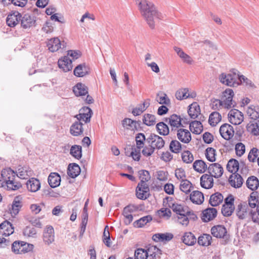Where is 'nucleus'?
I'll return each instance as SVG.
<instances>
[{
  "mask_svg": "<svg viewBox=\"0 0 259 259\" xmlns=\"http://www.w3.org/2000/svg\"><path fill=\"white\" fill-rule=\"evenodd\" d=\"M156 100L160 104L168 105L170 103V101L167 98V95L162 93L157 95Z\"/></svg>",
  "mask_w": 259,
  "mask_h": 259,
  "instance_id": "obj_58",
  "label": "nucleus"
},
{
  "mask_svg": "<svg viewBox=\"0 0 259 259\" xmlns=\"http://www.w3.org/2000/svg\"><path fill=\"white\" fill-rule=\"evenodd\" d=\"M190 198L193 203L200 204L204 201L203 194L199 191H193L190 196Z\"/></svg>",
  "mask_w": 259,
  "mask_h": 259,
  "instance_id": "obj_30",
  "label": "nucleus"
},
{
  "mask_svg": "<svg viewBox=\"0 0 259 259\" xmlns=\"http://www.w3.org/2000/svg\"><path fill=\"white\" fill-rule=\"evenodd\" d=\"M212 235L219 238H225L227 236L226 228L223 225H217L211 228Z\"/></svg>",
  "mask_w": 259,
  "mask_h": 259,
  "instance_id": "obj_13",
  "label": "nucleus"
},
{
  "mask_svg": "<svg viewBox=\"0 0 259 259\" xmlns=\"http://www.w3.org/2000/svg\"><path fill=\"white\" fill-rule=\"evenodd\" d=\"M152 220V218L151 215H148L145 217H143L138 220L135 221L134 223V225L135 227H137L138 228H141L145 225L147 223L151 221Z\"/></svg>",
  "mask_w": 259,
  "mask_h": 259,
  "instance_id": "obj_46",
  "label": "nucleus"
},
{
  "mask_svg": "<svg viewBox=\"0 0 259 259\" xmlns=\"http://www.w3.org/2000/svg\"><path fill=\"white\" fill-rule=\"evenodd\" d=\"M227 168L232 173L237 172L239 169L238 161L235 159H230L228 162Z\"/></svg>",
  "mask_w": 259,
  "mask_h": 259,
  "instance_id": "obj_45",
  "label": "nucleus"
},
{
  "mask_svg": "<svg viewBox=\"0 0 259 259\" xmlns=\"http://www.w3.org/2000/svg\"><path fill=\"white\" fill-rule=\"evenodd\" d=\"M222 119L221 115L218 112H212L209 117L208 122L210 125L215 126Z\"/></svg>",
  "mask_w": 259,
  "mask_h": 259,
  "instance_id": "obj_42",
  "label": "nucleus"
},
{
  "mask_svg": "<svg viewBox=\"0 0 259 259\" xmlns=\"http://www.w3.org/2000/svg\"><path fill=\"white\" fill-rule=\"evenodd\" d=\"M93 114L92 110L88 107H84L82 108L80 111L79 113L76 115L78 121H84L85 123H88L90 121V119Z\"/></svg>",
  "mask_w": 259,
  "mask_h": 259,
  "instance_id": "obj_9",
  "label": "nucleus"
},
{
  "mask_svg": "<svg viewBox=\"0 0 259 259\" xmlns=\"http://www.w3.org/2000/svg\"><path fill=\"white\" fill-rule=\"evenodd\" d=\"M48 181L52 188H56L60 184L61 177L57 172H51L48 177Z\"/></svg>",
  "mask_w": 259,
  "mask_h": 259,
  "instance_id": "obj_24",
  "label": "nucleus"
},
{
  "mask_svg": "<svg viewBox=\"0 0 259 259\" xmlns=\"http://www.w3.org/2000/svg\"><path fill=\"white\" fill-rule=\"evenodd\" d=\"M54 230L53 228L50 226L45 230L43 235V240L47 245H50L54 241Z\"/></svg>",
  "mask_w": 259,
  "mask_h": 259,
  "instance_id": "obj_14",
  "label": "nucleus"
},
{
  "mask_svg": "<svg viewBox=\"0 0 259 259\" xmlns=\"http://www.w3.org/2000/svg\"><path fill=\"white\" fill-rule=\"evenodd\" d=\"M188 89L187 88L180 89L176 93V97L179 100H182L188 98H193L195 96L188 93Z\"/></svg>",
  "mask_w": 259,
  "mask_h": 259,
  "instance_id": "obj_39",
  "label": "nucleus"
},
{
  "mask_svg": "<svg viewBox=\"0 0 259 259\" xmlns=\"http://www.w3.org/2000/svg\"><path fill=\"white\" fill-rule=\"evenodd\" d=\"M20 21L21 26L24 29L35 26V17L28 14H25L23 16H21Z\"/></svg>",
  "mask_w": 259,
  "mask_h": 259,
  "instance_id": "obj_11",
  "label": "nucleus"
},
{
  "mask_svg": "<svg viewBox=\"0 0 259 259\" xmlns=\"http://www.w3.org/2000/svg\"><path fill=\"white\" fill-rule=\"evenodd\" d=\"M23 233L25 236L34 237L36 231L34 228L27 226L24 229Z\"/></svg>",
  "mask_w": 259,
  "mask_h": 259,
  "instance_id": "obj_62",
  "label": "nucleus"
},
{
  "mask_svg": "<svg viewBox=\"0 0 259 259\" xmlns=\"http://www.w3.org/2000/svg\"><path fill=\"white\" fill-rule=\"evenodd\" d=\"M183 161L186 163H190L194 160V157L189 151H185L182 154Z\"/></svg>",
  "mask_w": 259,
  "mask_h": 259,
  "instance_id": "obj_57",
  "label": "nucleus"
},
{
  "mask_svg": "<svg viewBox=\"0 0 259 259\" xmlns=\"http://www.w3.org/2000/svg\"><path fill=\"white\" fill-rule=\"evenodd\" d=\"M21 207V203L19 200L15 199L12 204L11 209L10 210V213L12 216L17 215Z\"/></svg>",
  "mask_w": 259,
  "mask_h": 259,
  "instance_id": "obj_54",
  "label": "nucleus"
},
{
  "mask_svg": "<svg viewBox=\"0 0 259 259\" xmlns=\"http://www.w3.org/2000/svg\"><path fill=\"white\" fill-rule=\"evenodd\" d=\"M73 91L76 96H81L86 95L88 93V88L83 84L78 83L73 87Z\"/></svg>",
  "mask_w": 259,
  "mask_h": 259,
  "instance_id": "obj_36",
  "label": "nucleus"
},
{
  "mask_svg": "<svg viewBox=\"0 0 259 259\" xmlns=\"http://www.w3.org/2000/svg\"><path fill=\"white\" fill-rule=\"evenodd\" d=\"M26 186L28 191L35 192L40 189V183L38 179L31 178L27 182Z\"/></svg>",
  "mask_w": 259,
  "mask_h": 259,
  "instance_id": "obj_23",
  "label": "nucleus"
},
{
  "mask_svg": "<svg viewBox=\"0 0 259 259\" xmlns=\"http://www.w3.org/2000/svg\"><path fill=\"white\" fill-rule=\"evenodd\" d=\"M169 207L172 209V210L179 215H181L182 213H185L187 207H184L181 204L177 203H172V205H169Z\"/></svg>",
  "mask_w": 259,
  "mask_h": 259,
  "instance_id": "obj_53",
  "label": "nucleus"
},
{
  "mask_svg": "<svg viewBox=\"0 0 259 259\" xmlns=\"http://www.w3.org/2000/svg\"><path fill=\"white\" fill-rule=\"evenodd\" d=\"M211 236L209 234H203L198 238V243L202 246H208L211 244Z\"/></svg>",
  "mask_w": 259,
  "mask_h": 259,
  "instance_id": "obj_44",
  "label": "nucleus"
},
{
  "mask_svg": "<svg viewBox=\"0 0 259 259\" xmlns=\"http://www.w3.org/2000/svg\"><path fill=\"white\" fill-rule=\"evenodd\" d=\"M140 149L135 147L132 148V150L128 156H131L134 160L139 161L141 157Z\"/></svg>",
  "mask_w": 259,
  "mask_h": 259,
  "instance_id": "obj_64",
  "label": "nucleus"
},
{
  "mask_svg": "<svg viewBox=\"0 0 259 259\" xmlns=\"http://www.w3.org/2000/svg\"><path fill=\"white\" fill-rule=\"evenodd\" d=\"M229 121L233 124L239 125L243 121V113L238 110L231 109L228 115Z\"/></svg>",
  "mask_w": 259,
  "mask_h": 259,
  "instance_id": "obj_6",
  "label": "nucleus"
},
{
  "mask_svg": "<svg viewBox=\"0 0 259 259\" xmlns=\"http://www.w3.org/2000/svg\"><path fill=\"white\" fill-rule=\"evenodd\" d=\"M224 199V197L220 193L217 192L210 196L209 202L212 206H217L221 204Z\"/></svg>",
  "mask_w": 259,
  "mask_h": 259,
  "instance_id": "obj_32",
  "label": "nucleus"
},
{
  "mask_svg": "<svg viewBox=\"0 0 259 259\" xmlns=\"http://www.w3.org/2000/svg\"><path fill=\"white\" fill-rule=\"evenodd\" d=\"M174 237L172 234L170 233H156L153 235L152 239L155 242H168Z\"/></svg>",
  "mask_w": 259,
  "mask_h": 259,
  "instance_id": "obj_21",
  "label": "nucleus"
},
{
  "mask_svg": "<svg viewBox=\"0 0 259 259\" xmlns=\"http://www.w3.org/2000/svg\"><path fill=\"white\" fill-rule=\"evenodd\" d=\"M190 130L195 134H200L203 130V126L201 122L197 120L192 121L189 125Z\"/></svg>",
  "mask_w": 259,
  "mask_h": 259,
  "instance_id": "obj_37",
  "label": "nucleus"
},
{
  "mask_svg": "<svg viewBox=\"0 0 259 259\" xmlns=\"http://www.w3.org/2000/svg\"><path fill=\"white\" fill-rule=\"evenodd\" d=\"M47 46L48 50L52 52H56L61 48V46H64L58 37L52 38L48 40Z\"/></svg>",
  "mask_w": 259,
  "mask_h": 259,
  "instance_id": "obj_18",
  "label": "nucleus"
},
{
  "mask_svg": "<svg viewBox=\"0 0 259 259\" xmlns=\"http://www.w3.org/2000/svg\"><path fill=\"white\" fill-rule=\"evenodd\" d=\"M230 185L234 188H240L243 184V179L238 174L235 175L234 177L231 176L229 178Z\"/></svg>",
  "mask_w": 259,
  "mask_h": 259,
  "instance_id": "obj_40",
  "label": "nucleus"
},
{
  "mask_svg": "<svg viewBox=\"0 0 259 259\" xmlns=\"http://www.w3.org/2000/svg\"><path fill=\"white\" fill-rule=\"evenodd\" d=\"M17 173V176L21 179H26L33 175L32 170L27 166H19Z\"/></svg>",
  "mask_w": 259,
  "mask_h": 259,
  "instance_id": "obj_20",
  "label": "nucleus"
},
{
  "mask_svg": "<svg viewBox=\"0 0 259 259\" xmlns=\"http://www.w3.org/2000/svg\"><path fill=\"white\" fill-rule=\"evenodd\" d=\"M246 185L247 187L251 190H256L259 186L257 178L254 176L249 177L246 181Z\"/></svg>",
  "mask_w": 259,
  "mask_h": 259,
  "instance_id": "obj_43",
  "label": "nucleus"
},
{
  "mask_svg": "<svg viewBox=\"0 0 259 259\" xmlns=\"http://www.w3.org/2000/svg\"><path fill=\"white\" fill-rule=\"evenodd\" d=\"M175 133L178 139L184 144H188L192 139L191 134L188 130L179 128L176 129Z\"/></svg>",
  "mask_w": 259,
  "mask_h": 259,
  "instance_id": "obj_8",
  "label": "nucleus"
},
{
  "mask_svg": "<svg viewBox=\"0 0 259 259\" xmlns=\"http://www.w3.org/2000/svg\"><path fill=\"white\" fill-rule=\"evenodd\" d=\"M150 105V100H146L144 103L142 104H140L137 106L136 108H134L132 111V113L135 116H138L142 114L144 111L146 110V109Z\"/></svg>",
  "mask_w": 259,
  "mask_h": 259,
  "instance_id": "obj_34",
  "label": "nucleus"
},
{
  "mask_svg": "<svg viewBox=\"0 0 259 259\" xmlns=\"http://www.w3.org/2000/svg\"><path fill=\"white\" fill-rule=\"evenodd\" d=\"M143 122L147 126L154 125L156 122L155 115L150 114H145L143 116Z\"/></svg>",
  "mask_w": 259,
  "mask_h": 259,
  "instance_id": "obj_47",
  "label": "nucleus"
},
{
  "mask_svg": "<svg viewBox=\"0 0 259 259\" xmlns=\"http://www.w3.org/2000/svg\"><path fill=\"white\" fill-rule=\"evenodd\" d=\"M21 18V15L20 13L15 11L8 15L6 20L7 24L10 27H15L20 21Z\"/></svg>",
  "mask_w": 259,
  "mask_h": 259,
  "instance_id": "obj_15",
  "label": "nucleus"
},
{
  "mask_svg": "<svg viewBox=\"0 0 259 259\" xmlns=\"http://www.w3.org/2000/svg\"><path fill=\"white\" fill-rule=\"evenodd\" d=\"M169 149L172 152L178 153L182 149V145L178 141L172 140L169 144Z\"/></svg>",
  "mask_w": 259,
  "mask_h": 259,
  "instance_id": "obj_52",
  "label": "nucleus"
},
{
  "mask_svg": "<svg viewBox=\"0 0 259 259\" xmlns=\"http://www.w3.org/2000/svg\"><path fill=\"white\" fill-rule=\"evenodd\" d=\"M220 133L224 139L229 140L234 136V131L230 124L224 123L220 127Z\"/></svg>",
  "mask_w": 259,
  "mask_h": 259,
  "instance_id": "obj_10",
  "label": "nucleus"
},
{
  "mask_svg": "<svg viewBox=\"0 0 259 259\" xmlns=\"http://www.w3.org/2000/svg\"><path fill=\"white\" fill-rule=\"evenodd\" d=\"M80 172V168L76 163L70 164L67 169L68 175L72 178H75L79 175Z\"/></svg>",
  "mask_w": 259,
  "mask_h": 259,
  "instance_id": "obj_31",
  "label": "nucleus"
},
{
  "mask_svg": "<svg viewBox=\"0 0 259 259\" xmlns=\"http://www.w3.org/2000/svg\"><path fill=\"white\" fill-rule=\"evenodd\" d=\"M184 243L188 246L193 245L196 242V238L191 232H186L182 238Z\"/></svg>",
  "mask_w": 259,
  "mask_h": 259,
  "instance_id": "obj_29",
  "label": "nucleus"
},
{
  "mask_svg": "<svg viewBox=\"0 0 259 259\" xmlns=\"http://www.w3.org/2000/svg\"><path fill=\"white\" fill-rule=\"evenodd\" d=\"M240 76L235 72L228 74L222 73L219 76L220 81L223 84L230 87H236L239 83Z\"/></svg>",
  "mask_w": 259,
  "mask_h": 259,
  "instance_id": "obj_4",
  "label": "nucleus"
},
{
  "mask_svg": "<svg viewBox=\"0 0 259 259\" xmlns=\"http://www.w3.org/2000/svg\"><path fill=\"white\" fill-rule=\"evenodd\" d=\"M146 141L154 149H161L164 147L165 144L164 141L162 137L155 134H151L147 139Z\"/></svg>",
  "mask_w": 259,
  "mask_h": 259,
  "instance_id": "obj_7",
  "label": "nucleus"
},
{
  "mask_svg": "<svg viewBox=\"0 0 259 259\" xmlns=\"http://www.w3.org/2000/svg\"><path fill=\"white\" fill-rule=\"evenodd\" d=\"M236 154L238 156H241L245 151V145L242 143H238L235 145Z\"/></svg>",
  "mask_w": 259,
  "mask_h": 259,
  "instance_id": "obj_63",
  "label": "nucleus"
},
{
  "mask_svg": "<svg viewBox=\"0 0 259 259\" xmlns=\"http://www.w3.org/2000/svg\"><path fill=\"white\" fill-rule=\"evenodd\" d=\"M12 251L16 254L22 253L23 250H24L23 246L22 245V241H15L12 244Z\"/></svg>",
  "mask_w": 259,
  "mask_h": 259,
  "instance_id": "obj_55",
  "label": "nucleus"
},
{
  "mask_svg": "<svg viewBox=\"0 0 259 259\" xmlns=\"http://www.w3.org/2000/svg\"><path fill=\"white\" fill-rule=\"evenodd\" d=\"M208 172L212 177L218 178L221 177L224 172L223 167L219 163H214L209 164L208 167Z\"/></svg>",
  "mask_w": 259,
  "mask_h": 259,
  "instance_id": "obj_12",
  "label": "nucleus"
},
{
  "mask_svg": "<svg viewBox=\"0 0 259 259\" xmlns=\"http://www.w3.org/2000/svg\"><path fill=\"white\" fill-rule=\"evenodd\" d=\"M193 168L197 172L203 173L207 169V165L201 160H196L193 164Z\"/></svg>",
  "mask_w": 259,
  "mask_h": 259,
  "instance_id": "obj_41",
  "label": "nucleus"
},
{
  "mask_svg": "<svg viewBox=\"0 0 259 259\" xmlns=\"http://www.w3.org/2000/svg\"><path fill=\"white\" fill-rule=\"evenodd\" d=\"M72 61L68 56H64L58 60L59 67L62 69L64 72H68L72 69Z\"/></svg>",
  "mask_w": 259,
  "mask_h": 259,
  "instance_id": "obj_16",
  "label": "nucleus"
},
{
  "mask_svg": "<svg viewBox=\"0 0 259 259\" xmlns=\"http://www.w3.org/2000/svg\"><path fill=\"white\" fill-rule=\"evenodd\" d=\"M188 113L191 118L195 119L200 114L199 106L196 103H192L189 106Z\"/></svg>",
  "mask_w": 259,
  "mask_h": 259,
  "instance_id": "obj_33",
  "label": "nucleus"
},
{
  "mask_svg": "<svg viewBox=\"0 0 259 259\" xmlns=\"http://www.w3.org/2000/svg\"><path fill=\"white\" fill-rule=\"evenodd\" d=\"M192 187L191 183L187 180L181 181L180 185V190L186 194L189 193Z\"/></svg>",
  "mask_w": 259,
  "mask_h": 259,
  "instance_id": "obj_49",
  "label": "nucleus"
},
{
  "mask_svg": "<svg viewBox=\"0 0 259 259\" xmlns=\"http://www.w3.org/2000/svg\"><path fill=\"white\" fill-rule=\"evenodd\" d=\"M200 184L201 187L205 189H210L213 185V180L210 175L207 174L203 175L200 178Z\"/></svg>",
  "mask_w": 259,
  "mask_h": 259,
  "instance_id": "obj_25",
  "label": "nucleus"
},
{
  "mask_svg": "<svg viewBox=\"0 0 259 259\" xmlns=\"http://www.w3.org/2000/svg\"><path fill=\"white\" fill-rule=\"evenodd\" d=\"M174 49L178 55L182 59L184 62L189 64H191L192 63L193 60L191 57L186 54L180 48L175 47Z\"/></svg>",
  "mask_w": 259,
  "mask_h": 259,
  "instance_id": "obj_35",
  "label": "nucleus"
},
{
  "mask_svg": "<svg viewBox=\"0 0 259 259\" xmlns=\"http://www.w3.org/2000/svg\"><path fill=\"white\" fill-rule=\"evenodd\" d=\"M90 68L85 64L82 63L78 65L74 69L73 72L77 77H83L90 73Z\"/></svg>",
  "mask_w": 259,
  "mask_h": 259,
  "instance_id": "obj_17",
  "label": "nucleus"
},
{
  "mask_svg": "<svg viewBox=\"0 0 259 259\" xmlns=\"http://www.w3.org/2000/svg\"><path fill=\"white\" fill-rule=\"evenodd\" d=\"M82 148L80 146L74 145L70 149V154L75 158L79 159L82 156L81 154Z\"/></svg>",
  "mask_w": 259,
  "mask_h": 259,
  "instance_id": "obj_50",
  "label": "nucleus"
},
{
  "mask_svg": "<svg viewBox=\"0 0 259 259\" xmlns=\"http://www.w3.org/2000/svg\"><path fill=\"white\" fill-rule=\"evenodd\" d=\"M254 211L250 209L246 202L240 203L236 207V215L239 220H246L247 221L251 220L254 214Z\"/></svg>",
  "mask_w": 259,
  "mask_h": 259,
  "instance_id": "obj_3",
  "label": "nucleus"
},
{
  "mask_svg": "<svg viewBox=\"0 0 259 259\" xmlns=\"http://www.w3.org/2000/svg\"><path fill=\"white\" fill-rule=\"evenodd\" d=\"M246 113L251 119L259 121V106L252 105L248 107Z\"/></svg>",
  "mask_w": 259,
  "mask_h": 259,
  "instance_id": "obj_27",
  "label": "nucleus"
},
{
  "mask_svg": "<svg viewBox=\"0 0 259 259\" xmlns=\"http://www.w3.org/2000/svg\"><path fill=\"white\" fill-rule=\"evenodd\" d=\"M235 209L234 206L223 205L222 213L225 217H229L232 215Z\"/></svg>",
  "mask_w": 259,
  "mask_h": 259,
  "instance_id": "obj_61",
  "label": "nucleus"
},
{
  "mask_svg": "<svg viewBox=\"0 0 259 259\" xmlns=\"http://www.w3.org/2000/svg\"><path fill=\"white\" fill-rule=\"evenodd\" d=\"M215 150L213 148H207L206 150L205 156L208 160L213 162L215 160Z\"/></svg>",
  "mask_w": 259,
  "mask_h": 259,
  "instance_id": "obj_59",
  "label": "nucleus"
},
{
  "mask_svg": "<svg viewBox=\"0 0 259 259\" xmlns=\"http://www.w3.org/2000/svg\"><path fill=\"white\" fill-rule=\"evenodd\" d=\"M156 129L158 133L163 136L167 135L169 132L168 126L163 122L158 123L156 124Z\"/></svg>",
  "mask_w": 259,
  "mask_h": 259,
  "instance_id": "obj_48",
  "label": "nucleus"
},
{
  "mask_svg": "<svg viewBox=\"0 0 259 259\" xmlns=\"http://www.w3.org/2000/svg\"><path fill=\"white\" fill-rule=\"evenodd\" d=\"M82 123L76 121L70 127V134L73 136H78L83 133Z\"/></svg>",
  "mask_w": 259,
  "mask_h": 259,
  "instance_id": "obj_28",
  "label": "nucleus"
},
{
  "mask_svg": "<svg viewBox=\"0 0 259 259\" xmlns=\"http://www.w3.org/2000/svg\"><path fill=\"white\" fill-rule=\"evenodd\" d=\"M135 257L137 259H147L148 257L146 250L138 248L135 251Z\"/></svg>",
  "mask_w": 259,
  "mask_h": 259,
  "instance_id": "obj_60",
  "label": "nucleus"
},
{
  "mask_svg": "<svg viewBox=\"0 0 259 259\" xmlns=\"http://www.w3.org/2000/svg\"><path fill=\"white\" fill-rule=\"evenodd\" d=\"M138 6L142 16L146 21L149 27L154 28L155 21L163 18L162 14L159 12L155 5L147 0H135Z\"/></svg>",
  "mask_w": 259,
  "mask_h": 259,
  "instance_id": "obj_1",
  "label": "nucleus"
},
{
  "mask_svg": "<svg viewBox=\"0 0 259 259\" xmlns=\"http://www.w3.org/2000/svg\"><path fill=\"white\" fill-rule=\"evenodd\" d=\"M247 131L254 136L259 135V121L250 122L246 125Z\"/></svg>",
  "mask_w": 259,
  "mask_h": 259,
  "instance_id": "obj_38",
  "label": "nucleus"
},
{
  "mask_svg": "<svg viewBox=\"0 0 259 259\" xmlns=\"http://www.w3.org/2000/svg\"><path fill=\"white\" fill-rule=\"evenodd\" d=\"M122 124L124 128L132 131L137 130L140 125L138 121L128 118H124L122 121Z\"/></svg>",
  "mask_w": 259,
  "mask_h": 259,
  "instance_id": "obj_26",
  "label": "nucleus"
},
{
  "mask_svg": "<svg viewBox=\"0 0 259 259\" xmlns=\"http://www.w3.org/2000/svg\"><path fill=\"white\" fill-rule=\"evenodd\" d=\"M170 126L171 127V131L175 132L176 129L181 128L182 126L181 123V118L180 116L176 114H172L168 118Z\"/></svg>",
  "mask_w": 259,
  "mask_h": 259,
  "instance_id": "obj_22",
  "label": "nucleus"
},
{
  "mask_svg": "<svg viewBox=\"0 0 259 259\" xmlns=\"http://www.w3.org/2000/svg\"><path fill=\"white\" fill-rule=\"evenodd\" d=\"M148 256L156 258L160 254V250L155 246H151L146 250Z\"/></svg>",
  "mask_w": 259,
  "mask_h": 259,
  "instance_id": "obj_51",
  "label": "nucleus"
},
{
  "mask_svg": "<svg viewBox=\"0 0 259 259\" xmlns=\"http://www.w3.org/2000/svg\"><path fill=\"white\" fill-rule=\"evenodd\" d=\"M146 140L144 134L142 133L138 134L136 137L137 148H138V149H141L143 147L144 142L146 141Z\"/></svg>",
  "mask_w": 259,
  "mask_h": 259,
  "instance_id": "obj_56",
  "label": "nucleus"
},
{
  "mask_svg": "<svg viewBox=\"0 0 259 259\" xmlns=\"http://www.w3.org/2000/svg\"><path fill=\"white\" fill-rule=\"evenodd\" d=\"M234 92L232 89H227L222 93L221 102L223 107L226 109H230L234 106L233 101Z\"/></svg>",
  "mask_w": 259,
  "mask_h": 259,
  "instance_id": "obj_5",
  "label": "nucleus"
},
{
  "mask_svg": "<svg viewBox=\"0 0 259 259\" xmlns=\"http://www.w3.org/2000/svg\"><path fill=\"white\" fill-rule=\"evenodd\" d=\"M217 210L214 208H208L202 211L201 219L203 222H208L217 217Z\"/></svg>",
  "mask_w": 259,
  "mask_h": 259,
  "instance_id": "obj_19",
  "label": "nucleus"
},
{
  "mask_svg": "<svg viewBox=\"0 0 259 259\" xmlns=\"http://www.w3.org/2000/svg\"><path fill=\"white\" fill-rule=\"evenodd\" d=\"M15 172L10 168L2 170L0 187H6L7 190L15 191L22 187L21 184L16 179Z\"/></svg>",
  "mask_w": 259,
  "mask_h": 259,
  "instance_id": "obj_2",
  "label": "nucleus"
}]
</instances>
